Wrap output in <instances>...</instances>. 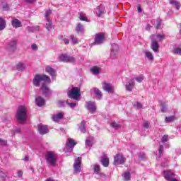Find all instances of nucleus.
<instances>
[{"instance_id":"55","label":"nucleus","mask_w":181,"mask_h":181,"mask_svg":"<svg viewBox=\"0 0 181 181\" xmlns=\"http://www.w3.org/2000/svg\"><path fill=\"white\" fill-rule=\"evenodd\" d=\"M6 176H7L6 173H4V171H0V177L1 179H5Z\"/></svg>"},{"instance_id":"53","label":"nucleus","mask_w":181,"mask_h":181,"mask_svg":"<svg viewBox=\"0 0 181 181\" xmlns=\"http://www.w3.org/2000/svg\"><path fill=\"white\" fill-rule=\"evenodd\" d=\"M156 37L160 42L161 40H163V39H165V35H164L158 34L156 35Z\"/></svg>"},{"instance_id":"38","label":"nucleus","mask_w":181,"mask_h":181,"mask_svg":"<svg viewBox=\"0 0 181 181\" xmlns=\"http://www.w3.org/2000/svg\"><path fill=\"white\" fill-rule=\"evenodd\" d=\"M100 163L104 166L105 168L108 167V165H110V160L108 159H102L100 160Z\"/></svg>"},{"instance_id":"3","label":"nucleus","mask_w":181,"mask_h":181,"mask_svg":"<svg viewBox=\"0 0 181 181\" xmlns=\"http://www.w3.org/2000/svg\"><path fill=\"white\" fill-rule=\"evenodd\" d=\"M68 97L69 98H72L73 100H75L76 101H78L80 99V88L77 87L73 88L71 90H69L67 92Z\"/></svg>"},{"instance_id":"28","label":"nucleus","mask_w":181,"mask_h":181,"mask_svg":"<svg viewBox=\"0 0 181 181\" xmlns=\"http://www.w3.org/2000/svg\"><path fill=\"white\" fill-rule=\"evenodd\" d=\"M93 168L95 175H100V172H101V168L100 167V165L95 164L93 165Z\"/></svg>"},{"instance_id":"61","label":"nucleus","mask_w":181,"mask_h":181,"mask_svg":"<svg viewBox=\"0 0 181 181\" xmlns=\"http://www.w3.org/2000/svg\"><path fill=\"white\" fill-rule=\"evenodd\" d=\"M23 175V172L22 170H18L17 172V175L18 176V177H22Z\"/></svg>"},{"instance_id":"32","label":"nucleus","mask_w":181,"mask_h":181,"mask_svg":"<svg viewBox=\"0 0 181 181\" xmlns=\"http://www.w3.org/2000/svg\"><path fill=\"white\" fill-rule=\"evenodd\" d=\"M6 26V22L4 18H0V30H4Z\"/></svg>"},{"instance_id":"30","label":"nucleus","mask_w":181,"mask_h":181,"mask_svg":"<svg viewBox=\"0 0 181 181\" xmlns=\"http://www.w3.org/2000/svg\"><path fill=\"white\" fill-rule=\"evenodd\" d=\"M0 6H1L3 11H9V5L4 2L3 0H0Z\"/></svg>"},{"instance_id":"39","label":"nucleus","mask_w":181,"mask_h":181,"mask_svg":"<svg viewBox=\"0 0 181 181\" xmlns=\"http://www.w3.org/2000/svg\"><path fill=\"white\" fill-rule=\"evenodd\" d=\"M176 119V117L170 116L165 118V122H173Z\"/></svg>"},{"instance_id":"52","label":"nucleus","mask_w":181,"mask_h":181,"mask_svg":"<svg viewBox=\"0 0 181 181\" xmlns=\"http://www.w3.org/2000/svg\"><path fill=\"white\" fill-rule=\"evenodd\" d=\"M114 159H125V158H124V156H122V154H121V153H117V154H116V156H115Z\"/></svg>"},{"instance_id":"26","label":"nucleus","mask_w":181,"mask_h":181,"mask_svg":"<svg viewBox=\"0 0 181 181\" xmlns=\"http://www.w3.org/2000/svg\"><path fill=\"white\" fill-rule=\"evenodd\" d=\"M93 90L94 94L97 95L98 100H101V98H103V93H101V90L97 88H94Z\"/></svg>"},{"instance_id":"10","label":"nucleus","mask_w":181,"mask_h":181,"mask_svg":"<svg viewBox=\"0 0 181 181\" xmlns=\"http://www.w3.org/2000/svg\"><path fill=\"white\" fill-rule=\"evenodd\" d=\"M104 33H100L95 35L94 45H102L104 43Z\"/></svg>"},{"instance_id":"2","label":"nucleus","mask_w":181,"mask_h":181,"mask_svg":"<svg viewBox=\"0 0 181 181\" xmlns=\"http://www.w3.org/2000/svg\"><path fill=\"white\" fill-rule=\"evenodd\" d=\"M41 81H46V83H50V78L47 75H35L33 83L35 87H39L40 86Z\"/></svg>"},{"instance_id":"48","label":"nucleus","mask_w":181,"mask_h":181,"mask_svg":"<svg viewBox=\"0 0 181 181\" xmlns=\"http://www.w3.org/2000/svg\"><path fill=\"white\" fill-rule=\"evenodd\" d=\"M50 15H52V10H47L45 11V18L47 19V21H50V18H49Z\"/></svg>"},{"instance_id":"24","label":"nucleus","mask_w":181,"mask_h":181,"mask_svg":"<svg viewBox=\"0 0 181 181\" xmlns=\"http://www.w3.org/2000/svg\"><path fill=\"white\" fill-rule=\"evenodd\" d=\"M75 30L76 32H77V33H84V25H83L81 23H78L75 28Z\"/></svg>"},{"instance_id":"7","label":"nucleus","mask_w":181,"mask_h":181,"mask_svg":"<svg viewBox=\"0 0 181 181\" xmlns=\"http://www.w3.org/2000/svg\"><path fill=\"white\" fill-rule=\"evenodd\" d=\"M85 108L90 112V114H94L97 111V106H95V103L92 101L86 102Z\"/></svg>"},{"instance_id":"1","label":"nucleus","mask_w":181,"mask_h":181,"mask_svg":"<svg viewBox=\"0 0 181 181\" xmlns=\"http://www.w3.org/2000/svg\"><path fill=\"white\" fill-rule=\"evenodd\" d=\"M16 118L20 124H23L28 118V108L26 106L21 105L17 109Z\"/></svg>"},{"instance_id":"60","label":"nucleus","mask_w":181,"mask_h":181,"mask_svg":"<svg viewBox=\"0 0 181 181\" xmlns=\"http://www.w3.org/2000/svg\"><path fill=\"white\" fill-rule=\"evenodd\" d=\"M0 145L5 146V145H6V141L2 140V139H0Z\"/></svg>"},{"instance_id":"18","label":"nucleus","mask_w":181,"mask_h":181,"mask_svg":"<svg viewBox=\"0 0 181 181\" xmlns=\"http://www.w3.org/2000/svg\"><path fill=\"white\" fill-rule=\"evenodd\" d=\"M95 144V140L94 139V137L93 136H89L86 140V148H91L93 145Z\"/></svg>"},{"instance_id":"37","label":"nucleus","mask_w":181,"mask_h":181,"mask_svg":"<svg viewBox=\"0 0 181 181\" xmlns=\"http://www.w3.org/2000/svg\"><path fill=\"white\" fill-rule=\"evenodd\" d=\"M59 40H62V42H64V45H69L70 43V40L68 38L64 37L63 35H60L59 37Z\"/></svg>"},{"instance_id":"27","label":"nucleus","mask_w":181,"mask_h":181,"mask_svg":"<svg viewBox=\"0 0 181 181\" xmlns=\"http://www.w3.org/2000/svg\"><path fill=\"white\" fill-rule=\"evenodd\" d=\"M79 129L82 134H86V132H87V129L86 128V121L83 120L81 122Z\"/></svg>"},{"instance_id":"42","label":"nucleus","mask_w":181,"mask_h":181,"mask_svg":"<svg viewBox=\"0 0 181 181\" xmlns=\"http://www.w3.org/2000/svg\"><path fill=\"white\" fill-rule=\"evenodd\" d=\"M134 80H136V81H137V83H142V81H144V80H145V77L144 76V75H140V76L134 78Z\"/></svg>"},{"instance_id":"21","label":"nucleus","mask_w":181,"mask_h":181,"mask_svg":"<svg viewBox=\"0 0 181 181\" xmlns=\"http://www.w3.org/2000/svg\"><path fill=\"white\" fill-rule=\"evenodd\" d=\"M8 50L10 52H15L16 50V41H11L7 45Z\"/></svg>"},{"instance_id":"57","label":"nucleus","mask_w":181,"mask_h":181,"mask_svg":"<svg viewBox=\"0 0 181 181\" xmlns=\"http://www.w3.org/2000/svg\"><path fill=\"white\" fill-rule=\"evenodd\" d=\"M66 104L70 107V108H74V107H76V103H70L69 101H66Z\"/></svg>"},{"instance_id":"63","label":"nucleus","mask_w":181,"mask_h":181,"mask_svg":"<svg viewBox=\"0 0 181 181\" xmlns=\"http://www.w3.org/2000/svg\"><path fill=\"white\" fill-rule=\"evenodd\" d=\"M101 159H108V156L106 154L103 153Z\"/></svg>"},{"instance_id":"25","label":"nucleus","mask_w":181,"mask_h":181,"mask_svg":"<svg viewBox=\"0 0 181 181\" xmlns=\"http://www.w3.org/2000/svg\"><path fill=\"white\" fill-rule=\"evenodd\" d=\"M169 2L170 5H173L175 7V9H177V11H179V9H180V2L177 1L176 0H170Z\"/></svg>"},{"instance_id":"8","label":"nucleus","mask_w":181,"mask_h":181,"mask_svg":"<svg viewBox=\"0 0 181 181\" xmlns=\"http://www.w3.org/2000/svg\"><path fill=\"white\" fill-rule=\"evenodd\" d=\"M80 172H81V159H77L74 163V175H78Z\"/></svg>"},{"instance_id":"23","label":"nucleus","mask_w":181,"mask_h":181,"mask_svg":"<svg viewBox=\"0 0 181 181\" xmlns=\"http://www.w3.org/2000/svg\"><path fill=\"white\" fill-rule=\"evenodd\" d=\"M46 159H56L57 154L54 151H47L45 154Z\"/></svg>"},{"instance_id":"56","label":"nucleus","mask_w":181,"mask_h":181,"mask_svg":"<svg viewBox=\"0 0 181 181\" xmlns=\"http://www.w3.org/2000/svg\"><path fill=\"white\" fill-rule=\"evenodd\" d=\"M134 107H136V108H139V110L142 108V104H141V103L137 102L136 103H134Z\"/></svg>"},{"instance_id":"33","label":"nucleus","mask_w":181,"mask_h":181,"mask_svg":"<svg viewBox=\"0 0 181 181\" xmlns=\"http://www.w3.org/2000/svg\"><path fill=\"white\" fill-rule=\"evenodd\" d=\"M79 19L83 22H88L87 16H86V13L83 12L79 13Z\"/></svg>"},{"instance_id":"45","label":"nucleus","mask_w":181,"mask_h":181,"mask_svg":"<svg viewBox=\"0 0 181 181\" xmlns=\"http://www.w3.org/2000/svg\"><path fill=\"white\" fill-rule=\"evenodd\" d=\"M163 155V145H160L158 148V158H162Z\"/></svg>"},{"instance_id":"50","label":"nucleus","mask_w":181,"mask_h":181,"mask_svg":"<svg viewBox=\"0 0 181 181\" xmlns=\"http://www.w3.org/2000/svg\"><path fill=\"white\" fill-rule=\"evenodd\" d=\"M47 23L46 24V29L47 30H50L52 29V22H50V20H47Z\"/></svg>"},{"instance_id":"13","label":"nucleus","mask_w":181,"mask_h":181,"mask_svg":"<svg viewBox=\"0 0 181 181\" xmlns=\"http://www.w3.org/2000/svg\"><path fill=\"white\" fill-rule=\"evenodd\" d=\"M11 25L13 28H15V29H18V28L22 27V22H21V21L18 20L16 18L12 17Z\"/></svg>"},{"instance_id":"4","label":"nucleus","mask_w":181,"mask_h":181,"mask_svg":"<svg viewBox=\"0 0 181 181\" xmlns=\"http://www.w3.org/2000/svg\"><path fill=\"white\" fill-rule=\"evenodd\" d=\"M77 143H76V141L71 138H69L66 143V146L64 149V152H73V148Z\"/></svg>"},{"instance_id":"47","label":"nucleus","mask_w":181,"mask_h":181,"mask_svg":"<svg viewBox=\"0 0 181 181\" xmlns=\"http://www.w3.org/2000/svg\"><path fill=\"white\" fill-rule=\"evenodd\" d=\"M168 111V105L165 103L161 104V112H166Z\"/></svg>"},{"instance_id":"49","label":"nucleus","mask_w":181,"mask_h":181,"mask_svg":"<svg viewBox=\"0 0 181 181\" xmlns=\"http://www.w3.org/2000/svg\"><path fill=\"white\" fill-rule=\"evenodd\" d=\"M173 54H180V56H181V48L180 47L175 48L173 50Z\"/></svg>"},{"instance_id":"17","label":"nucleus","mask_w":181,"mask_h":181,"mask_svg":"<svg viewBox=\"0 0 181 181\" xmlns=\"http://www.w3.org/2000/svg\"><path fill=\"white\" fill-rule=\"evenodd\" d=\"M45 71L47 73H49L52 78H54L56 77V71L54 70V69L52 68V66H47L45 67Z\"/></svg>"},{"instance_id":"58","label":"nucleus","mask_w":181,"mask_h":181,"mask_svg":"<svg viewBox=\"0 0 181 181\" xmlns=\"http://www.w3.org/2000/svg\"><path fill=\"white\" fill-rule=\"evenodd\" d=\"M31 49H32V50H34V51L37 50V45H36V44H33V45H31Z\"/></svg>"},{"instance_id":"54","label":"nucleus","mask_w":181,"mask_h":181,"mask_svg":"<svg viewBox=\"0 0 181 181\" xmlns=\"http://www.w3.org/2000/svg\"><path fill=\"white\" fill-rule=\"evenodd\" d=\"M57 103L60 107H64V105H66V101L64 100H59Z\"/></svg>"},{"instance_id":"16","label":"nucleus","mask_w":181,"mask_h":181,"mask_svg":"<svg viewBox=\"0 0 181 181\" xmlns=\"http://www.w3.org/2000/svg\"><path fill=\"white\" fill-rule=\"evenodd\" d=\"M35 104L37 107H43L46 104V100L40 96L35 98Z\"/></svg>"},{"instance_id":"9","label":"nucleus","mask_w":181,"mask_h":181,"mask_svg":"<svg viewBox=\"0 0 181 181\" xmlns=\"http://www.w3.org/2000/svg\"><path fill=\"white\" fill-rule=\"evenodd\" d=\"M155 37H156V35H155L151 36V49L155 53H158V52H159V44L158 43V41L155 40Z\"/></svg>"},{"instance_id":"62","label":"nucleus","mask_w":181,"mask_h":181,"mask_svg":"<svg viewBox=\"0 0 181 181\" xmlns=\"http://www.w3.org/2000/svg\"><path fill=\"white\" fill-rule=\"evenodd\" d=\"M144 128H149V122L146 121L144 123Z\"/></svg>"},{"instance_id":"44","label":"nucleus","mask_w":181,"mask_h":181,"mask_svg":"<svg viewBox=\"0 0 181 181\" xmlns=\"http://www.w3.org/2000/svg\"><path fill=\"white\" fill-rule=\"evenodd\" d=\"M110 127H112V128H115V129H119V128H121V125L115 122H112L110 124Z\"/></svg>"},{"instance_id":"11","label":"nucleus","mask_w":181,"mask_h":181,"mask_svg":"<svg viewBox=\"0 0 181 181\" xmlns=\"http://www.w3.org/2000/svg\"><path fill=\"white\" fill-rule=\"evenodd\" d=\"M37 129L40 135H46V134L49 133V128L47 127V126L42 124H38Z\"/></svg>"},{"instance_id":"29","label":"nucleus","mask_w":181,"mask_h":181,"mask_svg":"<svg viewBox=\"0 0 181 181\" xmlns=\"http://www.w3.org/2000/svg\"><path fill=\"white\" fill-rule=\"evenodd\" d=\"M27 30L29 32H39L40 30V27L36 25V26H28L27 27Z\"/></svg>"},{"instance_id":"19","label":"nucleus","mask_w":181,"mask_h":181,"mask_svg":"<svg viewBox=\"0 0 181 181\" xmlns=\"http://www.w3.org/2000/svg\"><path fill=\"white\" fill-rule=\"evenodd\" d=\"M105 13V7L103 5H100L97 8L96 15L97 16H103Z\"/></svg>"},{"instance_id":"34","label":"nucleus","mask_w":181,"mask_h":181,"mask_svg":"<svg viewBox=\"0 0 181 181\" xmlns=\"http://www.w3.org/2000/svg\"><path fill=\"white\" fill-rule=\"evenodd\" d=\"M69 37L71 40L72 45H77L78 43V39L77 37H75L74 35H71Z\"/></svg>"},{"instance_id":"41","label":"nucleus","mask_w":181,"mask_h":181,"mask_svg":"<svg viewBox=\"0 0 181 181\" xmlns=\"http://www.w3.org/2000/svg\"><path fill=\"white\" fill-rule=\"evenodd\" d=\"M145 55L148 60H151V61L153 60V55H152V53L151 52L146 51L145 52Z\"/></svg>"},{"instance_id":"51","label":"nucleus","mask_w":181,"mask_h":181,"mask_svg":"<svg viewBox=\"0 0 181 181\" xmlns=\"http://www.w3.org/2000/svg\"><path fill=\"white\" fill-rule=\"evenodd\" d=\"M162 142H168L169 141V136L164 135L161 139Z\"/></svg>"},{"instance_id":"59","label":"nucleus","mask_w":181,"mask_h":181,"mask_svg":"<svg viewBox=\"0 0 181 181\" xmlns=\"http://www.w3.org/2000/svg\"><path fill=\"white\" fill-rule=\"evenodd\" d=\"M139 159H145V158H146V156H145V153H141L139 155Z\"/></svg>"},{"instance_id":"64","label":"nucleus","mask_w":181,"mask_h":181,"mask_svg":"<svg viewBox=\"0 0 181 181\" xmlns=\"http://www.w3.org/2000/svg\"><path fill=\"white\" fill-rule=\"evenodd\" d=\"M152 26L151 25L148 24L146 27V30H151Z\"/></svg>"},{"instance_id":"36","label":"nucleus","mask_w":181,"mask_h":181,"mask_svg":"<svg viewBox=\"0 0 181 181\" xmlns=\"http://www.w3.org/2000/svg\"><path fill=\"white\" fill-rule=\"evenodd\" d=\"M125 163L124 159H115L114 165H124Z\"/></svg>"},{"instance_id":"43","label":"nucleus","mask_w":181,"mask_h":181,"mask_svg":"<svg viewBox=\"0 0 181 181\" xmlns=\"http://www.w3.org/2000/svg\"><path fill=\"white\" fill-rule=\"evenodd\" d=\"M47 163L50 166H56V159H47Z\"/></svg>"},{"instance_id":"31","label":"nucleus","mask_w":181,"mask_h":181,"mask_svg":"<svg viewBox=\"0 0 181 181\" xmlns=\"http://www.w3.org/2000/svg\"><path fill=\"white\" fill-rule=\"evenodd\" d=\"M62 118H63V112L57 113L52 117V119L54 122L59 121V119H62Z\"/></svg>"},{"instance_id":"15","label":"nucleus","mask_w":181,"mask_h":181,"mask_svg":"<svg viewBox=\"0 0 181 181\" xmlns=\"http://www.w3.org/2000/svg\"><path fill=\"white\" fill-rule=\"evenodd\" d=\"M103 88L107 93H114V86H111L110 83H103Z\"/></svg>"},{"instance_id":"46","label":"nucleus","mask_w":181,"mask_h":181,"mask_svg":"<svg viewBox=\"0 0 181 181\" xmlns=\"http://www.w3.org/2000/svg\"><path fill=\"white\" fill-rule=\"evenodd\" d=\"M162 24V20L161 19H157L156 24H155V28L157 29H160V25Z\"/></svg>"},{"instance_id":"22","label":"nucleus","mask_w":181,"mask_h":181,"mask_svg":"<svg viewBox=\"0 0 181 181\" xmlns=\"http://www.w3.org/2000/svg\"><path fill=\"white\" fill-rule=\"evenodd\" d=\"M41 90L43 94L45 95L46 96L52 94V91H50V89L49 88V87H47V86H46V84L45 83L42 84Z\"/></svg>"},{"instance_id":"35","label":"nucleus","mask_w":181,"mask_h":181,"mask_svg":"<svg viewBox=\"0 0 181 181\" xmlns=\"http://www.w3.org/2000/svg\"><path fill=\"white\" fill-rule=\"evenodd\" d=\"M25 64L23 63H18L17 64V70L18 71H23V69H25Z\"/></svg>"},{"instance_id":"12","label":"nucleus","mask_w":181,"mask_h":181,"mask_svg":"<svg viewBox=\"0 0 181 181\" xmlns=\"http://www.w3.org/2000/svg\"><path fill=\"white\" fill-rule=\"evenodd\" d=\"M134 86H135V79H134L133 78L126 83L125 87H126L127 91H129V92L132 91V89L134 88Z\"/></svg>"},{"instance_id":"14","label":"nucleus","mask_w":181,"mask_h":181,"mask_svg":"<svg viewBox=\"0 0 181 181\" xmlns=\"http://www.w3.org/2000/svg\"><path fill=\"white\" fill-rule=\"evenodd\" d=\"M175 175L173 172L170 170L163 171V177L165 180H170L172 178L175 177Z\"/></svg>"},{"instance_id":"6","label":"nucleus","mask_w":181,"mask_h":181,"mask_svg":"<svg viewBox=\"0 0 181 181\" xmlns=\"http://www.w3.org/2000/svg\"><path fill=\"white\" fill-rule=\"evenodd\" d=\"M59 60L64 63H76V58L74 57L69 56L66 54L60 55Z\"/></svg>"},{"instance_id":"20","label":"nucleus","mask_w":181,"mask_h":181,"mask_svg":"<svg viewBox=\"0 0 181 181\" xmlns=\"http://www.w3.org/2000/svg\"><path fill=\"white\" fill-rule=\"evenodd\" d=\"M90 73L93 74V76H98L100 73H101V68L94 66L92 68H90Z\"/></svg>"},{"instance_id":"40","label":"nucleus","mask_w":181,"mask_h":181,"mask_svg":"<svg viewBox=\"0 0 181 181\" xmlns=\"http://www.w3.org/2000/svg\"><path fill=\"white\" fill-rule=\"evenodd\" d=\"M124 180L129 181L131 180V174L129 172H126L123 175Z\"/></svg>"},{"instance_id":"5","label":"nucleus","mask_w":181,"mask_h":181,"mask_svg":"<svg viewBox=\"0 0 181 181\" xmlns=\"http://www.w3.org/2000/svg\"><path fill=\"white\" fill-rule=\"evenodd\" d=\"M119 52V46H118V45L117 44H112L110 59H112V60H114V59H117Z\"/></svg>"}]
</instances>
